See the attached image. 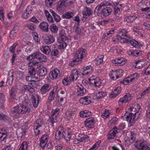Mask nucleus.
Instances as JSON below:
<instances>
[{"mask_svg":"<svg viewBox=\"0 0 150 150\" xmlns=\"http://www.w3.org/2000/svg\"><path fill=\"white\" fill-rule=\"evenodd\" d=\"M140 108L139 105L134 103L129 108L125 114L122 116L121 118L129 122V126L133 125L136 120L139 118L140 113L139 111Z\"/></svg>","mask_w":150,"mask_h":150,"instance_id":"nucleus-1","label":"nucleus"},{"mask_svg":"<svg viewBox=\"0 0 150 150\" xmlns=\"http://www.w3.org/2000/svg\"><path fill=\"white\" fill-rule=\"evenodd\" d=\"M124 36L125 38H122L120 39V42L121 43H124L126 42H129L131 45L133 47H136L139 46L141 45V44L134 40H130V36L128 32L125 29H122L119 31V36L122 37L123 36Z\"/></svg>","mask_w":150,"mask_h":150,"instance_id":"nucleus-2","label":"nucleus"},{"mask_svg":"<svg viewBox=\"0 0 150 150\" xmlns=\"http://www.w3.org/2000/svg\"><path fill=\"white\" fill-rule=\"evenodd\" d=\"M30 111V108L26 105L20 104L11 109V115L13 116L18 117V114H25Z\"/></svg>","mask_w":150,"mask_h":150,"instance_id":"nucleus-3","label":"nucleus"},{"mask_svg":"<svg viewBox=\"0 0 150 150\" xmlns=\"http://www.w3.org/2000/svg\"><path fill=\"white\" fill-rule=\"evenodd\" d=\"M70 131H64L63 128L61 126L58 127L56 133L55 138L57 139L64 138L67 141L70 140L71 137Z\"/></svg>","mask_w":150,"mask_h":150,"instance_id":"nucleus-4","label":"nucleus"},{"mask_svg":"<svg viewBox=\"0 0 150 150\" xmlns=\"http://www.w3.org/2000/svg\"><path fill=\"white\" fill-rule=\"evenodd\" d=\"M74 0H60L58 3L57 9L60 12H63L66 7L70 6L74 3Z\"/></svg>","mask_w":150,"mask_h":150,"instance_id":"nucleus-5","label":"nucleus"},{"mask_svg":"<svg viewBox=\"0 0 150 150\" xmlns=\"http://www.w3.org/2000/svg\"><path fill=\"white\" fill-rule=\"evenodd\" d=\"M44 127V122L41 119H37L34 124V130L36 136L41 134L42 132Z\"/></svg>","mask_w":150,"mask_h":150,"instance_id":"nucleus-6","label":"nucleus"},{"mask_svg":"<svg viewBox=\"0 0 150 150\" xmlns=\"http://www.w3.org/2000/svg\"><path fill=\"white\" fill-rule=\"evenodd\" d=\"M86 50L82 48L79 49L76 53V64L81 63L83 58L86 56Z\"/></svg>","mask_w":150,"mask_h":150,"instance_id":"nucleus-7","label":"nucleus"},{"mask_svg":"<svg viewBox=\"0 0 150 150\" xmlns=\"http://www.w3.org/2000/svg\"><path fill=\"white\" fill-rule=\"evenodd\" d=\"M134 146L138 150H150V145H147L141 140L137 141Z\"/></svg>","mask_w":150,"mask_h":150,"instance_id":"nucleus-8","label":"nucleus"},{"mask_svg":"<svg viewBox=\"0 0 150 150\" xmlns=\"http://www.w3.org/2000/svg\"><path fill=\"white\" fill-rule=\"evenodd\" d=\"M59 36L57 38L58 42L59 43H61L62 42H63L66 40H69L70 37L69 36H67L65 31L64 30L62 29L59 31Z\"/></svg>","mask_w":150,"mask_h":150,"instance_id":"nucleus-9","label":"nucleus"},{"mask_svg":"<svg viewBox=\"0 0 150 150\" xmlns=\"http://www.w3.org/2000/svg\"><path fill=\"white\" fill-rule=\"evenodd\" d=\"M44 42L46 45H50L52 43L55 41L54 36L50 35L44 34L42 37Z\"/></svg>","mask_w":150,"mask_h":150,"instance_id":"nucleus-10","label":"nucleus"},{"mask_svg":"<svg viewBox=\"0 0 150 150\" xmlns=\"http://www.w3.org/2000/svg\"><path fill=\"white\" fill-rule=\"evenodd\" d=\"M59 112V110L58 108H57L53 110L52 111V115L50 117L51 122L52 125L54 123L57 121V117Z\"/></svg>","mask_w":150,"mask_h":150,"instance_id":"nucleus-11","label":"nucleus"},{"mask_svg":"<svg viewBox=\"0 0 150 150\" xmlns=\"http://www.w3.org/2000/svg\"><path fill=\"white\" fill-rule=\"evenodd\" d=\"M82 13L83 15L82 20L83 22H85L84 19L88 18L89 16L91 15L92 11L90 8L87 7H84L82 11Z\"/></svg>","mask_w":150,"mask_h":150,"instance_id":"nucleus-12","label":"nucleus"},{"mask_svg":"<svg viewBox=\"0 0 150 150\" xmlns=\"http://www.w3.org/2000/svg\"><path fill=\"white\" fill-rule=\"evenodd\" d=\"M51 85L47 83L41 86L40 90V92L42 95H44L47 93L51 89Z\"/></svg>","mask_w":150,"mask_h":150,"instance_id":"nucleus-13","label":"nucleus"},{"mask_svg":"<svg viewBox=\"0 0 150 150\" xmlns=\"http://www.w3.org/2000/svg\"><path fill=\"white\" fill-rule=\"evenodd\" d=\"M49 139V136L46 134H44L41 137L40 139V143L42 148L44 149Z\"/></svg>","mask_w":150,"mask_h":150,"instance_id":"nucleus-14","label":"nucleus"},{"mask_svg":"<svg viewBox=\"0 0 150 150\" xmlns=\"http://www.w3.org/2000/svg\"><path fill=\"white\" fill-rule=\"evenodd\" d=\"M76 88L77 89L76 94L77 96H83L86 92V89L80 84L76 86Z\"/></svg>","mask_w":150,"mask_h":150,"instance_id":"nucleus-15","label":"nucleus"},{"mask_svg":"<svg viewBox=\"0 0 150 150\" xmlns=\"http://www.w3.org/2000/svg\"><path fill=\"white\" fill-rule=\"evenodd\" d=\"M131 97L130 94L127 93L123 98H121L118 101V104L121 105L122 104L126 103L131 100Z\"/></svg>","mask_w":150,"mask_h":150,"instance_id":"nucleus-16","label":"nucleus"},{"mask_svg":"<svg viewBox=\"0 0 150 150\" xmlns=\"http://www.w3.org/2000/svg\"><path fill=\"white\" fill-rule=\"evenodd\" d=\"M112 11L110 7H106L101 11V16L102 18L106 17L109 15Z\"/></svg>","mask_w":150,"mask_h":150,"instance_id":"nucleus-17","label":"nucleus"},{"mask_svg":"<svg viewBox=\"0 0 150 150\" xmlns=\"http://www.w3.org/2000/svg\"><path fill=\"white\" fill-rule=\"evenodd\" d=\"M58 88V85H57L54 86L53 89L50 92L49 96L48 97L49 100L52 101L54 98L56 93H57V90Z\"/></svg>","mask_w":150,"mask_h":150,"instance_id":"nucleus-18","label":"nucleus"},{"mask_svg":"<svg viewBox=\"0 0 150 150\" xmlns=\"http://www.w3.org/2000/svg\"><path fill=\"white\" fill-rule=\"evenodd\" d=\"M149 4V3L147 1V0H143L141 2L138 4V5L139 7H140L142 8V11H147V8L148 7V5Z\"/></svg>","mask_w":150,"mask_h":150,"instance_id":"nucleus-19","label":"nucleus"},{"mask_svg":"<svg viewBox=\"0 0 150 150\" xmlns=\"http://www.w3.org/2000/svg\"><path fill=\"white\" fill-rule=\"evenodd\" d=\"M75 74L74 73L71 74L69 78H65L63 80V83L64 85H67L70 84V82L74 81Z\"/></svg>","mask_w":150,"mask_h":150,"instance_id":"nucleus-20","label":"nucleus"},{"mask_svg":"<svg viewBox=\"0 0 150 150\" xmlns=\"http://www.w3.org/2000/svg\"><path fill=\"white\" fill-rule=\"evenodd\" d=\"M59 75V71L57 69H55L50 72L49 76L51 79H54L57 78Z\"/></svg>","mask_w":150,"mask_h":150,"instance_id":"nucleus-21","label":"nucleus"},{"mask_svg":"<svg viewBox=\"0 0 150 150\" xmlns=\"http://www.w3.org/2000/svg\"><path fill=\"white\" fill-rule=\"evenodd\" d=\"M117 128V127H114L109 133L108 135V139H113L115 136L116 134L118 133Z\"/></svg>","mask_w":150,"mask_h":150,"instance_id":"nucleus-22","label":"nucleus"},{"mask_svg":"<svg viewBox=\"0 0 150 150\" xmlns=\"http://www.w3.org/2000/svg\"><path fill=\"white\" fill-rule=\"evenodd\" d=\"M121 88L120 87L116 88L112 93L110 95V98H115L121 92Z\"/></svg>","mask_w":150,"mask_h":150,"instance_id":"nucleus-23","label":"nucleus"},{"mask_svg":"<svg viewBox=\"0 0 150 150\" xmlns=\"http://www.w3.org/2000/svg\"><path fill=\"white\" fill-rule=\"evenodd\" d=\"M48 23L45 21L42 22L39 25L40 28L45 32H47L48 31Z\"/></svg>","mask_w":150,"mask_h":150,"instance_id":"nucleus-24","label":"nucleus"},{"mask_svg":"<svg viewBox=\"0 0 150 150\" xmlns=\"http://www.w3.org/2000/svg\"><path fill=\"white\" fill-rule=\"evenodd\" d=\"M7 136V132L5 128H1L0 130V140L4 141Z\"/></svg>","mask_w":150,"mask_h":150,"instance_id":"nucleus-25","label":"nucleus"},{"mask_svg":"<svg viewBox=\"0 0 150 150\" xmlns=\"http://www.w3.org/2000/svg\"><path fill=\"white\" fill-rule=\"evenodd\" d=\"M86 127H90V126L93 125L95 123L94 119L93 117H91L86 119L84 121Z\"/></svg>","mask_w":150,"mask_h":150,"instance_id":"nucleus-26","label":"nucleus"},{"mask_svg":"<svg viewBox=\"0 0 150 150\" xmlns=\"http://www.w3.org/2000/svg\"><path fill=\"white\" fill-rule=\"evenodd\" d=\"M80 103L84 105H88L91 103V98L86 96L81 98L79 100Z\"/></svg>","mask_w":150,"mask_h":150,"instance_id":"nucleus-27","label":"nucleus"},{"mask_svg":"<svg viewBox=\"0 0 150 150\" xmlns=\"http://www.w3.org/2000/svg\"><path fill=\"white\" fill-rule=\"evenodd\" d=\"M88 137L85 134H76V138L77 140L80 142L83 141L84 140L87 139L88 138Z\"/></svg>","mask_w":150,"mask_h":150,"instance_id":"nucleus-28","label":"nucleus"},{"mask_svg":"<svg viewBox=\"0 0 150 150\" xmlns=\"http://www.w3.org/2000/svg\"><path fill=\"white\" fill-rule=\"evenodd\" d=\"M124 60V59L123 58H116L113 61V64L115 66L123 65L125 64Z\"/></svg>","mask_w":150,"mask_h":150,"instance_id":"nucleus-29","label":"nucleus"},{"mask_svg":"<svg viewBox=\"0 0 150 150\" xmlns=\"http://www.w3.org/2000/svg\"><path fill=\"white\" fill-rule=\"evenodd\" d=\"M80 114L81 117L85 118L91 116L92 112L88 110H85L81 111Z\"/></svg>","mask_w":150,"mask_h":150,"instance_id":"nucleus-30","label":"nucleus"},{"mask_svg":"<svg viewBox=\"0 0 150 150\" xmlns=\"http://www.w3.org/2000/svg\"><path fill=\"white\" fill-rule=\"evenodd\" d=\"M13 79V70H11L9 73L6 83L9 84L11 85Z\"/></svg>","mask_w":150,"mask_h":150,"instance_id":"nucleus-31","label":"nucleus"},{"mask_svg":"<svg viewBox=\"0 0 150 150\" xmlns=\"http://www.w3.org/2000/svg\"><path fill=\"white\" fill-rule=\"evenodd\" d=\"M42 52L46 54H49L51 52V47L48 46H42L40 47Z\"/></svg>","mask_w":150,"mask_h":150,"instance_id":"nucleus-32","label":"nucleus"},{"mask_svg":"<svg viewBox=\"0 0 150 150\" xmlns=\"http://www.w3.org/2000/svg\"><path fill=\"white\" fill-rule=\"evenodd\" d=\"M31 98L33 106L35 108H36L38 106L39 103L38 96H32Z\"/></svg>","mask_w":150,"mask_h":150,"instance_id":"nucleus-33","label":"nucleus"},{"mask_svg":"<svg viewBox=\"0 0 150 150\" xmlns=\"http://www.w3.org/2000/svg\"><path fill=\"white\" fill-rule=\"evenodd\" d=\"M34 83H29L28 86L27 85L23 86V89L28 91L30 92H33L34 91V88L33 87L34 85L33 84Z\"/></svg>","mask_w":150,"mask_h":150,"instance_id":"nucleus-34","label":"nucleus"},{"mask_svg":"<svg viewBox=\"0 0 150 150\" xmlns=\"http://www.w3.org/2000/svg\"><path fill=\"white\" fill-rule=\"evenodd\" d=\"M83 72H85V74H90L93 71V67L90 65L84 67L83 68Z\"/></svg>","mask_w":150,"mask_h":150,"instance_id":"nucleus-35","label":"nucleus"},{"mask_svg":"<svg viewBox=\"0 0 150 150\" xmlns=\"http://www.w3.org/2000/svg\"><path fill=\"white\" fill-rule=\"evenodd\" d=\"M32 9L29 7H27L25 10L22 15V17L25 19H27L29 16V14L31 13Z\"/></svg>","mask_w":150,"mask_h":150,"instance_id":"nucleus-36","label":"nucleus"},{"mask_svg":"<svg viewBox=\"0 0 150 150\" xmlns=\"http://www.w3.org/2000/svg\"><path fill=\"white\" fill-rule=\"evenodd\" d=\"M25 27L28 29L32 31H34L36 28V25L33 23H27L25 25Z\"/></svg>","mask_w":150,"mask_h":150,"instance_id":"nucleus-37","label":"nucleus"},{"mask_svg":"<svg viewBox=\"0 0 150 150\" xmlns=\"http://www.w3.org/2000/svg\"><path fill=\"white\" fill-rule=\"evenodd\" d=\"M136 18V17L134 16H129L126 17L124 20L125 22L128 23L133 22Z\"/></svg>","mask_w":150,"mask_h":150,"instance_id":"nucleus-38","label":"nucleus"},{"mask_svg":"<svg viewBox=\"0 0 150 150\" xmlns=\"http://www.w3.org/2000/svg\"><path fill=\"white\" fill-rule=\"evenodd\" d=\"M27 81L29 82H37L40 81V79L38 77L27 76L26 77Z\"/></svg>","mask_w":150,"mask_h":150,"instance_id":"nucleus-39","label":"nucleus"},{"mask_svg":"<svg viewBox=\"0 0 150 150\" xmlns=\"http://www.w3.org/2000/svg\"><path fill=\"white\" fill-rule=\"evenodd\" d=\"M5 98L4 95L2 93H0V108H3L4 107V103Z\"/></svg>","mask_w":150,"mask_h":150,"instance_id":"nucleus-40","label":"nucleus"},{"mask_svg":"<svg viewBox=\"0 0 150 150\" xmlns=\"http://www.w3.org/2000/svg\"><path fill=\"white\" fill-rule=\"evenodd\" d=\"M107 95V93L106 92L100 91L97 92L96 93V98L97 99H100L101 98H103Z\"/></svg>","mask_w":150,"mask_h":150,"instance_id":"nucleus-41","label":"nucleus"},{"mask_svg":"<svg viewBox=\"0 0 150 150\" xmlns=\"http://www.w3.org/2000/svg\"><path fill=\"white\" fill-rule=\"evenodd\" d=\"M45 13L48 21L51 23L53 22L54 21L53 18L49 12L45 10Z\"/></svg>","mask_w":150,"mask_h":150,"instance_id":"nucleus-42","label":"nucleus"},{"mask_svg":"<svg viewBox=\"0 0 150 150\" xmlns=\"http://www.w3.org/2000/svg\"><path fill=\"white\" fill-rule=\"evenodd\" d=\"M28 66L32 67L35 66H37L39 67L40 64L39 63L35 60H32L30 61L28 63Z\"/></svg>","mask_w":150,"mask_h":150,"instance_id":"nucleus-43","label":"nucleus"},{"mask_svg":"<svg viewBox=\"0 0 150 150\" xmlns=\"http://www.w3.org/2000/svg\"><path fill=\"white\" fill-rule=\"evenodd\" d=\"M141 28L139 26H134L133 28V30L134 32L137 34H135L136 35H138L140 37H142L143 35L140 32L139 30L141 29Z\"/></svg>","mask_w":150,"mask_h":150,"instance_id":"nucleus-44","label":"nucleus"},{"mask_svg":"<svg viewBox=\"0 0 150 150\" xmlns=\"http://www.w3.org/2000/svg\"><path fill=\"white\" fill-rule=\"evenodd\" d=\"M17 91L14 88H12L10 93V98L12 100L15 99L16 96Z\"/></svg>","mask_w":150,"mask_h":150,"instance_id":"nucleus-45","label":"nucleus"},{"mask_svg":"<svg viewBox=\"0 0 150 150\" xmlns=\"http://www.w3.org/2000/svg\"><path fill=\"white\" fill-rule=\"evenodd\" d=\"M150 86L142 91L141 94V98H144L145 97L147 96L150 92Z\"/></svg>","mask_w":150,"mask_h":150,"instance_id":"nucleus-46","label":"nucleus"},{"mask_svg":"<svg viewBox=\"0 0 150 150\" xmlns=\"http://www.w3.org/2000/svg\"><path fill=\"white\" fill-rule=\"evenodd\" d=\"M50 29L52 33H56L58 31V27L55 24H52L50 27Z\"/></svg>","mask_w":150,"mask_h":150,"instance_id":"nucleus-47","label":"nucleus"},{"mask_svg":"<svg viewBox=\"0 0 150 150\" xmlns=\"http://www.w3.org/2000/svg\"><path fill=\"white\" fill-rule=\"evenodd\" d=\"M28 145L27 142H23L21 144L19 150H27Z\"/></svg>","mask_w":150,"mask_h":150,"instance_id":"nucleus-48","label":"nucleus"},{"mask_svg":"<svg viewBox=\"0 0 150 150\" xmlns=\"http://www.w3.org/2000/svg\"><path fill=\"white\" fill-rule=\"evenodd\" d=\"M115 30L116 29L113 28L111 29L109 31L105 33L104 36V37L107 36L108 37H111L112 34L115 33Z\"/></svg>","mask_w":150,"mask_h":150,"instance_id":"nucleus-49","label":"nucleus"},{"mask_svg":"<svg viewBox=\"0 0 150 150\" xmlns=\"http://www.w3.org/2000/svg\"><path fill=\"white\" fill-rule=\"evenodd\" d=\"M74 15V13L72 12H66L63 15V16L64 18L66 19H69L73 17Z\"/></svg>","mask_w":150,"mask_h":150,"instance_id":"nucleus-50","label":"nucleus"},{"mask_svg":"<svg viewBox=\"0 0 150 150\" xmlns=\"http://www.w3.org/2000/svg\"><path fill=\"white\" fill-rule=\"evenodd\" d=\"M47 70L45 68L40 69L39 71V74L40 76H43L46 75L47 74Z\"/></svg>","mask_w":150,"mask_h":150,"instance_id":"nucleus-51","label":"nucleus"},{"mask_svg":"<svg viewBox=\"0 0 150 150\" xmlns=\"http://www.w3.org/2000/svg\"><path fill=\"white\" fill-rule=\"evenodd\" d=\"M139 76V75L137 73H135L131 75L130 77L131 78L130 79V82H132L137 79Z\"/></svg>","mask_w":150,"mask_h":150,"instance_id":"nucleus-52","label":"nucleus"},{"mask_svg":"<svg viewBox=\"0 0 150 150\" xmlns=\"http://www.w3.org/2000/svg\"><path fill=\"white\" fill-rule=\"evenodd\" d=\"M110 114L108 110H105L102 113L101 117L105 119L109 117Z\"/></svg>","mask_w":150,"mask_h":150,"instance_id":"nucleus-53","label":"nucleus"},{"mask_svg":"<svg viewBox=\"0 0 150 150\" xmlns=\"http://www.w3.org/2000/svg\"><path fill=\"white\" fill-rule=\"evenodd\" d=\"M116 73L117 75L116 78L118 79V78L121 77L123 74L124 72V71L123 70L121 69H117L116 71Z\"/></svg>","mask_w":150,"mask_h":150,"instance_id":"nucleus-54","label":"nucleus"},{"mask_svg":"<svg viewBox=\"0 0 150 150\" xmlns=\"http://www.w3.org/2000/svg\"><path fill=\"white\" fill-rule=\"evenodd\" d=\"M102 7L100 6H97L95 8L94 10V14L96 16H99L101 14V12L100 11Z\"/></svg>","mask_w":150,"mask_h":150,"instance_id":"nucleus-55","label":"nucleus"},{"mask_svg":"<svg viewBox=\"0 0 150 150\" xmlns=\"http://www.w3.org/2000/svg\"><path fill=\"white\" fill-rule=\"evenodd\" d=\"M32 34L33 36L35 41L37 44H38L40 42V40L39 38L38 33L36 32H33V33Z\"/></svg>","mask_w":150,"mask_h":150,"instance_id":"nucleus-56","label":"nucleus"},{"mask_svg":"<svg viewBox=\"0 0 150 150\" xmlns=\"http://www.w3.org/2000/svg\"><path fill=\"white\" fill-rule=\"evenodd\" d=\"M128 53L129 55H132L134 56H137L140 55V53L137 51L132 50L128 52Z\"/></svg>","mask_w":150,"mask_h":150,"instance_id":"nucleus-57","label":"nucleus"},{"mask_svg":"<svg viewBox=\"0 0 150 150\" xmlns=\"http://www.w3.org/2000/svg\"><path fill=\"white\" fill-rule=\"evenodd\" d=\"M109 76L111 79L113 80H115L117 79L116 78L117 75L115 71H113L112 70V71L110 72Z\"/></svg>","mask_w":150,"mask_h":150,"instance_id":"nucleus-58","label":"nucleus"},{"mask_svg":"<svg viewBox=\"0 0 150 150\" xmlns=\"http://www.w3.org/2000/svg\"><path fill=\"white\" fill-rule=\"evenodd\" d=\"M100 143L101 141H100L97 142L96 143L93 145V146L88 150H94L95 149H97L99 146Z\"/></svg>","mask_w":150,"mask_h":150,"instance_id":"nucleus-59","label":"nucleus"},{"mask_svg":"<svg viewBox=\"0 0 150 150\" xmlns=\"http://www.w3.org/2000/svg\"><path fill=\"white\" fill-rule=\"evenodd\" d=\"M103 56H100L96 58L95 60L97 62L96 64H100L103 62Z\"/></svg>","mask_w":150,"mask_h":150,"instance_id":"nucleus-60","label":"nucleus"},{"mask_svg":"<svg viewBox=\"0 0 150 150\" xmlns=\"http://www.w3.org/2000/svg\"><path fill=\"white\" fill-rule=\"evenodd\" d=\"M18 45L17 42H16L10 47V50L11 52L13 53L15 52V49L16 46Z\"/></svg>","mask_w":150,"mask_h":150,"instance_id":"nucleus-61","label":"nucleus"},{"mask_svg":"<svg viewBox=\"0 0 150 150\" xmlns=\"http://www.w3.org/2000/svg\"><path fill=\"white\" fill-rule=\"evenodd\" d=\"M28 73L30 75H35L36 73L35 69L33 67L30 68L28 69Z\"/></svg>","mask_w":150,"mask_h":150,"instance_id":"nucleus-62","label":"nucleus"},{"mask_svg":"<svg viewBox=\"0 0 150 150\" xmlns=\"http://www.w3.org/2000/svg\"><path fill=\"white\" fill-rule=\"evenodd\" d=\"M0 19L2 21H4V20L3 8L2 7L0 8Z\"/></svg>","mask_w":150,"mask_h":150,"instance_id":"nucleus-63","label":"nucleus"},{"mask_svg":"<svg viewBox=\"0 0 150 150\" xmlns=\"http://www.w3.org/2000/svg\"><path fill=\"white\" fill-rule=\"evenodd\" d=\"M130 77H128L125 78L122 81H120V83H122L124 85H127L130 81Z\"/></svg>","mask_w":150,"mask_h":150,"instance_id":"nucleus-64","label":"nucleus"}]
</instances>
